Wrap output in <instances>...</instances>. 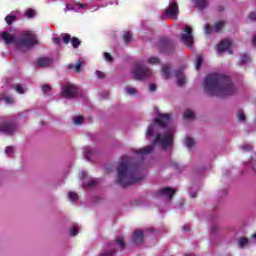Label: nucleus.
I'll return each instance as SVG.
<instances>
[{"mask_svg": "<svg viewBox=\"0 0 256 256\" xmlns=\"http://www.w3.org/2000/svg\"><path fill=\"white\" fill-rule=\"evenodd\" d=\"M84 154L86 156L87 161H89L91 155L93 154V150H91V148H89V147H85Z\"/></svg>", "mask_w": 256, "mask_h": 256, "instance_id": "72a5a7b5", "label": "nucleus"}, {"mask_svg": "<svg viewBox=\"0 0 256 256\" xmlns=\"http://www.w3.org/2000/svg\"><path fill=\"white\" fill-rule=\"evenodd\" d=\"M149 91H151L152 93L157 91V85L155 84H150L149 86Z\"/></svg>", "mask_w": 256, "mask_h": 256, "instance_id": "09e8293b", "label": "nucleus"}, {"mask_svg": "<svg viewBox=\"0 0 256 256\" xmlns=\"http://www.w3.org/2000/svg\"><path fill=\"white\" fill-rule=\"evenodd\" d=\"M97 180L96 179H91L88 182H84L82 184V187H95L97 185Z\"/></svg>", "mask_w": 256, "mask_h": 256, "instance_id": "cd10ccee", "label": "nucleus"}, {"mask_svg": "<svg viewBox=\"0 0 256 256\" xmlns=\"http://www.w3.org/2000/svg\"><path fill=\"white\" fill-rule=\"evenodd\" d=\"M186 256H193V255H191V254H186Z\"/></svg>", "mask_w": 256, "mask_h": 256, "instance_id": "e2e57ef3", "label": "nucleus"}, {"mask_svg": "<svg viewBox=\"0 0 256 256\" xmlns=\"http://www.w3.org/2000/svg\"><path fill=\"white\" fill-rule=\"evenodd\" d=\"M105 61L108 63H113V56H111V53L105 52L104 53Z\"/></svg>", "mask_w": 256, "mask_h": 256, "instance_id": "ea45409f", "label": "nucleus"}, {"mask_svg": "<svg viewBox=\"0 0 256 256\" xmlns=\"http://www.w3.org/2000/svg\"><path fill=\"white\" fill-rule=\"evenodd\" d=\"M218 229L219 228L217 226H212L210 231H211V233H216V231H218Z\"/></svg>", "mask_w": 256, "mask_h": 256, "instance_id": "5fc2aeb1", "label": "nucleus"}, {"mask_svg": "<svg viewBox=\"0 0 256 256\" xmlns=\"http://www.w3.org/2000/svg\"><path fill=\"white\" fill-rule=\"evenodd\" d=\"M156 47L160 53H166L167 55H171L173 51H175V44L173 43V40H171L168 37H161Z\"/></svg>", "mask_w": 256, "mask_h": 256, "instance_id": "0eeeda50", "label": "nucleus"}, {"mask_svg": "<svg viewBox=\"0 0 256 256\" xmlns=\"http://www.w3.org/2000/svg\"><path fill=\"white\" fill-rule=\"evenodd\" d=\"M148 63H149L150 65H159V63H161V61L159 60L158 57H150V58L148 59Z\"/></svg>", "mask_w": 256, "mask_h": 256, "instance_id": "7c9ffc66", "label": "nucleus"}, {"mask_svg": "<svg viewBox=\"0 0 256 256\" xmlns=\"http://www.w3.org/2000/svg\"><path fill=\"white\" fill-rule=\"evenodd\" d=\"M240 61L242 65H247V63H251V57L248 54H242Z\"/></svg>", "mask_w": 256, "mask_h": 256, "instance_id": "5701e85b", "label": "nucleus"}, {"mask_svg": "<svg viewBox=\"0 0 256 256\" xmlns=\"http://www.w3.org/2000/svg\"><path fill=\"white\" fill-rule=\"evenodd\" d=\"M164 15L165 17H170L171 19H177V17H179V5L177 2H171L164 10Z\"/></svg>", "mask_w": 256, "mask_h": 256, "instance_id": "9b49d317", "label": "nucleus"}, {"mask_svg": "<svg viewBox=\"0 0 256 256\" xmlns=\"http://www.w3.org/2000/svg\"><path fill=\"white\" fill-rule=\"evenodd\" d=\"M13 151H14L13 146H7V147H6V153H7V155H12Z\"/></svg>", "mask_w": 256, "mask_h": 256, "instance_id": "49530a36", "label": "nucleus"}, {"mask_svg": "<svg viewBox=\"0 0 256 256\" xmlns=\"http://www.w3.org/2000/svg\"><path fill=\"white\" fill-rule=\"evenodd\" d=\"M181 41L185 43L189 49L193 47V28L191 26H186L183 29V33L181 34Z\"/></svg>", "mask_w": 256, "mask_h": 256, "instance_id": "1a4fd4ad", "label": "nucleus"}, {"mask_svg": "<svg viewBox=\"0 0 256 256\" xmlns=\"http://www.w3.org/2000/svg\"><path fill=\"white\" fill-rule=\"evenodd\" d=\"M68 197L71 201H77V199H79V195L75 192H69Z\"/></svg>", "mask_w": 256, "mask_h": 256, "instance_id": "4c0bfd02", "label": "nucleus"}, {"mask_svg": "<svg viewBox=\"0 0 256 256\" xmlns=\"http://www.w3.org/2000/svg\"><path fill=\"white\" fill-rule=\"evenodd\" d=\"M80 7L83 9L84 7H86L85 4H80Z\"/></svg>", "mask_w": 256, "mask_h": 256, "instance_id": "680f3d73", "label": "nucleus"}, {"mask_svg": "<svg viewBox=\"0 0 256 256\" xmlns=\"http://www.w3.org/2000/svg\"><path fill=\"white\" fill-rule=\"evenodd\" d=\"M155 145H161L162 149H169V147L173 145V132H169L163 137L161 134H157L155 139L152 141V145L135 150V153L137 155H149L153 153Z\"/></svg>", "mask_w": 256, "mask_h": 256, "instance_id": "7ed1b4c3", "label": "nucleus"}, {"mask_svg": "<svg viewBox=\"0 0 256 256\" xmlns=\"http://www.w3.org/2000/svg\"><path fill=\"white\" fill-rule=\"evenodd\" d=\"M68 67L76 73H81V67H83V60L79 59L76 64H68Z\"/></svg>", "mask_w": 256, "mask_h": 256, "instance_id": "6ab92c4d", "label": "nucleus"}, {"mask_svg": "<svg viewBox=\"0 0 256 256\" xmlns=\"http://www.w3.org/2000/svg\"><path fill=\"white\" fill-rule=\"evenodd\" d=\"M183 231H191V227L189 225H184Z\"/></svg>", "mask_w": 256, "mask_h": 256, "instance_id": "4d7b16f0", "label": "nucleus"}, {"mask_svg": "<svg viewBox=\"0 0 256 256\" xmlns=\"http://www.w3.org/2000/svg\"><path fill=\"white\" fill-rule=\"evenodd\" d=\"M211 25L207 24L205 25V33L206 35H211Z\"/></svg>", "mask_w": 256, "mask_h": 256, "instance_id": "a18cd8bd", "label": "nucleus"}, {"mask_svg": "<svg viewBox=\"0 0 256 256\" xmlns=\"http://www.w3.org/2000/svg\"><path fill=\"white\" fill-rule=\"evenodd\" d=\"M177 191L171 187H165L159 190V195H164L165 197H168L169 200L171 201V199H173V197H175V193Z\"/></svg>", "mask_w": 256, "mask_h": 256, "instance_id": "2eb2a0df", "label": "nucleus"}, {"mask_svg": "<svg viewBox=\"0 0 256 256\" xmlns=\"http://www.w3.org/2000/svg\"><path fill=\"white\" fill-rule=\"evenodd\" d=\"M96 75H97L98 79H105V73H103L101 71H96Z\"/></svg>", "mask_w": 256, "mask_h": 256, "instance_id": "de8ad7c7", "label": "nucleus"}, {"mask_svg": "<svg viewBox=\"0 0 256 256\" xmlns=\"http://www.w3.org/2000/svg\"><path fill=\"white\" fill-rule=\"evenodd\" d=\"M183 69H185V66L180 67L178 70L174 72L175 77L178 79L179 87H182V85H185V74L183 73Z\"/></svg>", "mask_w": 256, "mask_h": 256, "instance_id": "dca6fc26", "label": "nucleus"}, {"mask_svg": "<svg viewBox=\"0 0 256 256\" xmlns=\"http://www.w3.org/2000/svg\"><path fill=\"white\" fill-rule=\"evenodd\" d=\"M231 47V41L229 40H222L218 43V53H223V51H227Z\"/></svg>", "mask_w": 256, "mask_h": 256, "instance_id": "a211bd4d", "label": "nucleus"}, {"mask_svg": "<svg viewBox=\"0 0 256 256\" xmlns=\"http://www.w3.org/2000/svg\"><path fill=\"white\" fill-rule=\"evenodd\" d=\"M115 255V250H108L102 254H100L99 256H113Z\"/></svg>", "mask_w": 256, "mask_h": 256, "instance_id": "c03bdc74", "label": "nucleus"}, {"mask_svg": "<svg viewBox=\"0 0 256 256\" xmlns=\"http://www.w3.org/2000/svg\"><path fill=\"white\" fill-rule=\"evenodd\" d=\"M203 65V56L197 55L196 56V69L199 71L201 69V66Z\"/></svg>", "mask_w": 256, "mask_h": 256, "instance_id": "bb28decb", "label": "nucleus"}, {"mask_svg": "<svg viewBox=\"0 0 256 256\" xmlns=\"http://www.w3.org/2000/svg\"><path fill=\"white\" fill-rule=\"evenodd\" d=\"M15 131H17V124L13 120L0 124V133H5V135H13Z\"/></svg>", "mask_w": 256, "mask_h": 256, "instance_id": "9d476101", "label": "nucleus"}, {"mask_svg": "<svg viewBox=\"0 0 256 256\" xmlns=\"http://www.w3.org/2000/svg\"><path fill=\"white\" fill-rule=\"evenodd\" d=\"M190 197H192L193 199H195V197H197V193L191 192V193H190Z\"/></svg>", "mask_w": 256, "mask_h": 256, "instance_id": "13d9d810", "label": "nucleus"}, {"mask_svg": "<svg viewBox=\"0 0 256 256\" xmlns=\"http://www.w3.org/2000/svg\"><path fill=\"white\" fill-rule=\"evenodd\" d=\"M242 151H252L253 146L251 144H246L244 146H241Z\"/></svg>", "mask_w": 256, "mask_h": 256, "instance_id": "37998d69", "label": "nucleus"}, {"mask_svg": "<svg viewBox=\"0 0 256 256\" xmlns=\"http://www.w3.org/2000/svg\"><path fill=\"white\" fill-rule=\"evenodd\" d=\"M184 119H195V113L191 110H186L183 115Z\"/></svg>", "mask_w": 256, "mask_h": 256, "instance_id": "c85d7f7f", "label": "nucleus"}, {"mask_svg": "<svg viewBox=\"0 0 256 256\" xmlns=\"http://www.w3.org/2000/svg\"><path fill=\"white\" fill-rule=\"evenodd\" d=\"M4 101H5L6 103H14L13 98H10L9 96H5V97H4Z\"/></svg>", "mask_w": 256, "mask_h": 256, "instance_id": "603ef678", "label": "nucleus"}, {"mask_svg": "<svg viewBox=\"0 0 256 256\" xmlns=\"http://www.w3.org/2000/svg\"><path fill=\"white\" fill-rule=\"evenodd\" d=\"M125 91L128 95H135L137 93V89L129 86L126 87Z\"/></svg>", "mask_w": 256, "mask_h": 256, "instance_id": "e433bc0d", "label": "nucleus"}, {"mask_svg": "<svg viewBox=\"0 0 256 256\" xmlns=\"http://www.w3.org/2000/svg\"><path fill=\"white\" fill-rule=\"evenodd\" d=\"M80 177L81 179H85V177H87V172L85 171L80 172Z\"/></svg>", "mask_w": 256, "mask_h": 256, "instance_id": "864d4df0", "label": "nucleus"}, {"mask_svg": "<svg viewBox=\"0 0 256 256\" xmlns=\"http://www.w3.org/2000/svg\"><path fill=\"white\" fill-rule=\"evenodd\" d=\"M218 11H225V8L223 6H219Z\"/></svg>", "mask_w": 256, "mask_h": 256, "instance_id": "052dcab7", "label": "nucleus"}, {"mask_svg": "<svg viewBox=\"0 0 256 256\" xmlns=\"http://www.w3.org/2000/svg\"><path fill=\"white\" fill-rule=\"evenodd\" d=\"M140 163H143V160H141Z\"/></svg>", "mask_w": 256, "mask_h": 256, "instance_id": "69168bd1", "label": "nucleus"}, {"mask_svg": "<svg viewBox=\"0 0 256 256\" xmlns=\"http://www.w3.org/2000/svg\"><path fill=\"white\" fill-rule=\"evenodd\" d=\"M42 125H45V122H42Z\"/></svg>", "mask_w": 256, "mask_h": 256, "instance_id": "0e129e2a", "label": "nucleus"}, {"mask_svg": "<svg viewBox=\"0 0 256 256\" xmlns=\"http://www.w3.org/2000/svg\"><path fill=\"white\" fill-rule=\"evenodd\" d=\"M123 40L125 43H131L133 41V34L131 32H125L123 34Z\"/></svg>", "mask_w": 256, "mask_h": 256, "instance_id": "393cba45", "label": "nucleus"}, {"mask_svg": "<svg viewBox=\"0 0 256 256\" xmlns=\"http://www.w3.org/2000/svg\"><path fill=\"white\" fill-rule=\"evenodd\" d=\"M162 75L165 79H169V77H171V65L166 64L162 66Z\"/></svg>", "mask_w": 256, "mask_h": 256, "instance_id": "aec40b11", "label": "nucleus"}, {"mask_svg": "<svg viewBox=\"0 0 256 256\" xmlns=\"http://www.w3.org/2000/svg\"><path fill=\"white\" fill-rule=\"evenodd\" d=\"M171 119H172L171 114H167V113L158 114V116L155 118L153 123L148 127V133H147L148 137H152V135L155 133L157 129V125L158 127L165 129V127H167V124L171 123Z\"/></svg>", "mask_w": 256, "mask_h": 256, "instance_id": "20e7f679", "label": "nucleus"}, {"mask_svg": "<svg viewBox=\"0 0 256 256\" xmlns=\"http://www.w3.org/2000/svg\"><path fill=\"white\" fill-rule=\"evenodd\" d=\"M195 3L197 9H200L201 11L209 6V2H207V0H195Z\"/></svg>", "mask_w": 256, "mask_h": 256, "instance_id": "412c9836", "label": "nucleus"}, {"mask_svg": "<svg viewBox=\"0 0 256 256\" xmlns=\"http://www.w3.org/2000/svg\"><path fill=\"white\" fill-rule=\"evenodd\" d=\"M70 235L72 237L79 235V228H77V226L72 227V229L70 230Z\"/></svg>", "mask_w": 256, "mask_h": 256, "instance_id": "a19ab883", "label": "nucleus"}, {"mask_svg": "<svg viewBox=\"0 0 256 256\" xmlns=\"http://www.w3.org/2000/svg\"><path fill=\"white\" fill-rule=\"evenodd\" d=\"M66 9H67L68 11H72L73 8L70 6V4H67V5H66Z\"/></svg>", "mask_w": 256, "mask_h": 256, "instance_id": "bf43d9fd", "label": "nucleus"}, {"mask_svg": "<svg viewBox=\"0 0 256 256\" xmlns=\"http://www.w3.org/2000/svg\"><path fill=\"white\" fill-rule=\"evenodd\" d=\"M79 91V88H77L76 85H73L71 83H66L62 87L61 95L64 97V99H75L77 97V93Z\"/></svg>", "mask_w": 256, "mask_h": 256, "instance_id": "6e6552de", "label": "nucleus"}, {"mask_svg": "<svg viewBox=\"0 0 256 256\" xmlns=\"http://www.w3.org/2000/svg\"><path fill=\"white\" fill-rule=\"evenodd\" d=\"M37 45V35L31 31H25L21 34V37L16 41V47H34Z\"/></svg>", "mask_w": 256, "mask_h": 256, "instance_id": "39448f33", "label": "nucleus"}, {"mask_svg": "<svg viewBox=\"0 0 256 256\" xmlns=\"http://www.w3.org/2000/svg\"><path fill=\"white\" fill-rule=\"evenodd\" d=\"M225 27V21L221 20L214 24V29L216 33H221V29Z\"/></svg>", "mask_w": 256, "mask_h": 256, "instance_id": "4be33fe9", "label": "nucleus"}, {"mask_svg": "<svg viewBox=\"0 0 256 256\" xmlns=\"http://www.w3.org/2000/svg\"><path fill=\"white\" fill-rule=\"evenodd\" d=\"M249 19H250L251 21H256V13H255V12H251V13L249 14Z\"/></svg>", "mask_w": 256, "mask_h": 256, "instance_id": "8fccbe9b", "label": "nucleus"}, {"mask_svg": "<svg viewBox=\"0 0 256 256\" xmlns=\"http://www.w3.org/2000/svg\"><path fill=\"white\" fill-rule=\"evenodd\" d=\"M5 21H6L7 25H13V23H15V21H17V16H15V15H7L5 17Z\"/></svg>", "mask_w": 256, "mask_h": 256, "instance_id": "b1692460", "label": "nucleus"}, {"mask_svg": "<svg viewBox=\"0 0 256 256\" xmlns=\"http://www.w3.org/2000/svg\"><path fill=\"white\" fill-rule=\"evenodd\" d=\"M204 93L209 97H229L237 93L231 78L219 73L208 74L204 79Z\"/></svg>", "mask_w": 256, "mask_h": 256, "instance_id": "f257e3e1", "label": "nucleus"}, {"mask_svg": "<svg viewBox=\"0 0 256 256\" xmlns=\"http://www.w3.org/2000/svg\"><path fill=\"white\" fill-rule=\"evenodd\" d=\"M62 41L65 45H69V43H71L72 47H74V49H78L79 45H81V40H79L77 37H72L69 34H65L62 37Z\"/></svg>", "mask_w": 256, "mask_h": 256, "instance_id": "f8f14e48", "label": "nucleus"}, {"mask_svg": "<svg viewBox=\"0 0 256 256\" xmlns=\"http://www.w3.org/2000/svg\"><path fill=\"white\" fill-rule=\"evenodd\" d=\"M12 89H15V91H17V93H19L20 95H23V93H25V90L23 89V86L18 84V85H12Z\"/></svg>", "mask_w": 256, "mask_h": 256, "instance_id": "c756f323", "label": "nucleus"}, {"mask_svg": "<svg viewBox=\"0 0 256 256\" xmlns=\"http://www.w3.org/2000/svg\"><path fill=\"white\" fill-rule=\"evenodd\" d=\"M1 39L5 45H11V43L17 45V39L15 38V35L7 31L1 33Z\"/></svg>", "mask_w": 256, "mask_h": 256, "instance_id": "ddd939ff", "label": "nucleus"}, {"mask_svg": "<svg viewBox=\"0 0 256 256\" xmlns=\"http://www.w3.org/2000/svg\"><path fill=\"white\" fill-rule=\"evenodd\" d=\"M237 119L238 121H245V113H243V110H238L237 112Z\"/></svg>", "mask_w": 256, "mask_h": 256, "instance_id": "c9c22d12", "label": "nucleus"}, {"mask_svg": "<svg viewBox=\"0 0 256 256\" xmlns=\"http://www.w3.org/2000/svg\"><path fill=\"white\" fill-rule=\"evenodd\" d=\"M249 243V239L246 237H242L238 240V247H240L241 249H243L245 247V245H248Z\"/></svg>", "mask_w": 256, "mask_h": 256, "instance_id": "a878e982", "label": "nucleus"}, {"mask_svg": "<svg viewBox=\"0 0 256 256\" xmlns=\"http://www.w3.org/2000/svg\"><path fill=\"white\" fill-rule=\"evenodd\" d=\"M51 63H53V59L43 57V58H39L37 60L36 66L37 67H51Z\"/></svg>", "mask_w": 256, "mask_h": 256, "instance_id": "f3484780", "label": "nucleus"}, {"mask_svg": "<svg viewBox=\"0 0 256 256\" xmlns=\"http://www.w3.org/2000/svg\"><path fill=\"white\" fill-rule=\"evenodd\" d=\"M252 45L253 47H256V34L252 38Z\"/></svg>", "mask_w": 256, "mask_h": 256, "instance_id": "6e6d98bb", "label": "nucleus"}, {"mask_svg": "<svg viewBox=\"0 0 256 256\" xmlns=\"http://www.w3.org/2000/svg\"><path fill=\"white\" fill-rule=\"evenodd\" d=\"M35 15H36V12H35V10H33V9H28V10L26 11V17H27L28 19H33V17H35Z\"/></svg>", "mask_w": 256, "mask_h": 256, "instance_id": "f704fd0d", "label": "nucleus"}, {"mask_svg": "<svg viewBox=\"0 0 256 256\" xmlns=\"http://www.w3.org/2000/svg\"><path fill=\"white\" fill-rule=\"evenodd\" d=\"M115 243H116V245L119 246L120 249H125L126 244H125V241H123V238H121V237L117 238L115 240Z\"/></svg>", "mask_w": 256, "mask_h": 256, "instance_id": "2f4dec72", "label": "nucleus"}, {"mask_svg": "<svg viewBox=\"0 0 256 256\" xmlns=\"http://www.w3.org/2000/svg\"><path fill=\"white\" fill-rule=\"evenodd\" d=\"M132 73L136 81H143V79H149V77L153 75L151 69L143 65V62H136Z\"/></svg>", "mask_w": 256, "mask_h": 256, "instance_id": "423d86ee", "label": "nucleus"}, {"mask_svg": "<svg viewBox=\"0 0 256 256\" xmlns=\"http://www.w3.org/2000/svg\"><path fill=\"white\" fill-rule=\"evenodd\" d=\"M185 143H186V147L191 149V147H193L195 145V140L193 138L188 137V138H186Z\"/></svg>", "mask_w": 256, "mask_h": 256, "instance_id": "473e14b6", "label": "nucleus"}, {"mask_svg": "<svg viewBox=\"0 0 256 256\" xmlns=\"http://www.w3.org/2000/svg\"><path fill=\"white\" fill-rule=\"evenodd\" d=\"M141 164L133 162L128 156L122 157V162L117 167V183L120 187H129L145 179L142 174Z\"/></svg>", "mask_w": 256, "mask_h": 256, "instance_id": "f03ea898", "label": "nucleus"}, {"mask_svg": "<svg viewBox=\"0 0 256 256\" xmlns=\"http://www.w3.org/2000/svg\"><path fill=\"white\" fill-rule=\"evenodd\" d=\"M145 239V235L143 234V230H136L133 233L132 241L135 245H141Z\"/></svg>", "mask_w": 256, "mask_h": 256, "instance_id": "4468645a", "label": "nucleus"}, {"mask_svg": "<svg viewBox=\"0 0 256 256\" xmlns=\"http://www.w3.org/2000/svg\"><path fill=\"white\" fill-rule=\"evenodd\" d=\"M42 91H43L44 95H47V93H50V91H51V86H49L47 84L42 85Z\"/></svg>", "mask_w": 256, "mask_h": 256, "instance_id": "79ce46f5", "label": "nucleus"}, {"mask_svg": "<svg viewBox=\"0 0 256 256\" xmlns=\"http://www.w3.org/2000/svg\"><path fill=\"white\" fill-rule=\"evenodd\" d=\"M84 121L83 116H76L74 117V124L75 125H81Z\"/></svg>", "mask_w": 256, "mask_h": 256, "instance_id": "58836bf2", "label": "nucleus"}, {"mask_svg": "<svg viewBox=\"0 0 256 256\" xmlns=\"http://www.w3.org/2000/svg\"><path fill=\"white\" fill-rule=\"evenodd\" d=\"M53 43H55L56 45H61V38L59 37L53 38Z\"/></svg>", "mask_w": 256, "mask_h": 256, "instance_id": "3c124183", "label": "nucleus"}]
</instances>
